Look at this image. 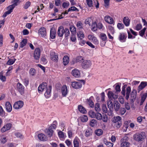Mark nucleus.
<instances>
[{"instance_id":"nucleus-1","label":"nucleus","mask_w":147,"mask_h":147,"mask_svg":"<svg viewBox=\"0 0 147 147\" xmlns=\"http://www.w3.org/2000/svg\"><path fill=\"white\" fill-rule=\"evenodd\" d=\"M52 86H51L47 87V84L46 83L43 82L40 84L38 88V91L41 93L44 90H46L44 95L46 98H49L51 96Z\"/></svg>"},{"instance_id":"nucleus-2","label":"nucleus","mask_w":147,"mask_h":147,"mask_svg":"<svg viewBox=\"0 0 147 147\" xmlns=\"http://www.w3.org/2000/svg\"><path fill=\"white\" fill-rule=\"evenodd\" d=\"M127 85L125 84L122 87L121 93L124 96H125V99L127 100L129 98L131 92V88L129 86L127 87Z\"/></svg>"},{"instance_id":"nucleus-3","label":"nucleus","mask_w":147,"mask_h":147,"mask_svg":"<svg viewBox=\"0 0 147 147\" xmlns=\"http://www.w3.org/2000/svg\"><path fill=\"white\" fill-rule=\"evenodd\" d=\"M145 136V133L144 132H142L140 134H136L134 135L133 138L135 140L139 142L142 140Z\"/></svg>"},{"instance_id":"nucleus-4","label":"nucleus","mask_w":147,"mask_h":147,"mask_svg":"<svg viewBox=\"0 0 147 147\" xmlns=\"http://www.w3.org/2000/svg\"><path fill=\"white\" fill-rule=\"evenodd\" d=\"M56 127V125L55 124H52L48 128L45 130L46 133L48 137H51L53 136L54 132L53 129H55Z\"/></svg>"},{"instance_id":"nucleus-5","label":"nucleus","mask_w":147,"mask_h":147,"mask_svg":"<svg viewBox=\"0 0 147 147\" xmlns=\"http://www.w3.org/2000/svg\"><path fill=\"white\" fill-rule=\"evenodd\" d=\"M81 82H71V85L72 87L74 88L78 89L80 88L82 86V84L81 83H82L84 84H85V82L84 80H80Z\"/></svg>"},{"instance_id":"nucleus-6","label":"nucleus","mask_w":147,"mask_h":147,"mask_svg":"<svg viewBox=\"0 0 147 147\" xmlns=\"http://www.w3.org/2000/svg\"><path fill=\"white\" fill-rule=\"evenodd\" d=\"M137 92L135 89H133L131 92L130 96L129 98L130 102L132 103H133L135 100L136 98Z\"/></svg>"},{"instance_id":"nucleus-7","label":"nucleus","mask_w":147,"mask_h":147,"mask_svg":"<svg viewBox=\"0 0 147 147\" xmlns=\"http://www.w3.org/2000/svg\"><path fill=\"white\" fill-rule=\"evenodd\" d=\"M17 90L22 95L24 92V86L20 83H18L17 84Z\"/></svg>"},{"instance_id":"nucleus-8","label":"nucleus","mask_w":147,"mask_h":147,"mask_svg":"<svg viewBox=\"0 0 147 147\" xmlns=\"http://www.w3.org/2000/svg\"><path fill=\"white\" fill-rule=\"evenodd\" d=\"M91 64L92 63L90 61L85 60L82 63V66L83 68L86 69L90 67Z\"/></svg>"},{"instance_id":"nucleus-9","label":"nucleus","mask_w":147,"mask_h":147,"mask_svg":"<svg viewBox=\"0 0 147 147\" xmlns=\"http://www.w3.org/2000/svg\"><path fill=\"white\" fill-rule=\"evenodd\" d=\"M23 105V102L22 101L20 100L14 103L13 106V107L16 109H19L22 108Z\"/></svg>"},{"instance_id":"nucleus-10","label":"nucleus","mask_w":147,"mask_h":147,"mask_svg":"<svg viewBox=\"0 0 147 147\" xmlns=\"http://www.w3.org/2000/svg\"><path fill=\"white\" fill-rule=\"evenodd\" d=\"M38 34L42 37H45L47 35L46 29L44 27L40 28L38 31Z\"/></svg>"},{"instance_id":"nucleus-11","label":"nucleus","mask_w":147,"mask_h":147,"mask_svg":"<svg viewBox=\"0 0 147 147\" xmlns=\"http://www.w3.org/2000/svg\"><path fill=\"white\" fill-rule=\"evenodd\" d=\"M40 54V49L38 48H36L34 52V57L36 60L39 59Z\"/></svg>"},{"instance_id":"nucleus-12","label":"nucleus","mask_w":147,"mask_h":147,"mask_svg":"<svg viewBox=\"0 0 147 147\" xmlns=\"http://www.w3.org/2000/svg\"><path fill=\"white\" fill-rule=\"evenodd\" d=\"M108 96L109 98L111 100H113L116 99L118 97V95L117 94H114L113 92L111 91L108 92Z\"/></svg>"},{"instance_id":"nucleus-13","label":"nucleus","mask_w":147,"mask_h":147,"mask_svg":"<svg viewBox=\"0 0 147 147\" xmlns=\"http://www.w3.org/2000/svg\"><path fill=\"white\" fill-rule=\"evenodd\" d=\"M50 57L53 61L57 62L58 61V55L57 54L53 52H51L50 53Z\"/></svg>"},{"instance_id":"nucleus-14","label":"nucleus","mask_w":147,"mask_h":147,"mask_svg":"<svg viewBox=\"0 0 147 147\" xmlns=\"http://www.w3.org/2000/svg\"><path fill=\"white\" fill-rule=\"evenodd\" d=\"M88 39L95 44H98V42L96 38L93 35L90 34L88 35Z\"/></svg>"},{"instance_id":"nucleus-15","label":"nucleus","mask_w":147,"mask_h":147,"mask_svg":"<svg viewBox=\"0 0 147 147\" xmlns=\"http://www.w3.org/2000/svg\"><path fill=\"white\" fill-rule=\"evenodd\" d=\"M105 21L108 24H113L114 23V21L113 18L109 16H106L104 17Z\"/></svg>"},{"instance_id":"nucleus-16","label":"nucleus","mask_w":147,"mask_h":147,"mask_svg":"<svg viewBox=\"0 0 147 147\" xmlns=\"http://www.w3.org/2000/svg\"><path fill=\"white\" fill-rule=\"evenodd\" d=\"M61 92L62 95L63 96H65L68 93L67 87L66 85H64L62 87L61 89Z\"/></svg>"},{"instance_id":"nucleus-17","label":"nucleus","mask_w":147,"mask_h":147,"mask_svg":"<svg viewBox=\"0 0 147 147\" xmlns=\"http://www.w3.org/2000/svg\"><path fill=\"white\" fill-rule=\"evenodd\" d=\"M64 29L63 27L61 26H60L58 29L57 34L60 37H62L64 34Z\"/></svg>"},{"instance_id":"nucleus-18","label":"nucleus","mask_w":147,"mask_h":147,"mask_svg":"<svg viewBox=\"0 0 147 147\" xmlns=\"http://www.w3.org/2000/svg\"><path fill=\"white\" fill-rule=\"evenodd\" d=\"M71 74L75 78H78L80 76V71L78 69H76L72 71Z\"/></svg>"},{"instance_id":"nucleus-19","label":"nucleus","mask_w":147,"mask_h":147,"mask_svg":"<svg viewBox=\"0 0 147 147\" xmlns=\"http://www.w3.org/2000/svg\"><path fill=\"white\" fill-rule=\"evenodd\" d=\"M147 86V82H142L138 86V92H139L140 90H142Z\"/></svg>"},{"instance_id":"nucleus-20","label":"nucleus","mask_w":147,"mask_h":147,"mask_svg":"<svg viewBox=\"0 0 147 147\" xmlns=\"http://www.w3.org/2000/svg\"><path fill=\"white\" fill-rule=\"evenodd\" d=\"M11 126V124L10 123L6 124L2 128L1 131L2 132H4L5 131H7L10 129Z\"/></svg>"},{"instance_id":"nucleus-21","label":"nucleus","mask_w":147,"mask_h":147,"mask_svg":"<svg viewBox=\"0 0 147 147\" xmlns=\"http://www.w3.org/2000/svg\"><path fill=\"white\" fill-rule=\"evenodd\" d=\"M38 138L40 140L42 141H45L47 140V138L43 134L41 133L38 134Z\"/></svg>"},{"instance_id":"nucleus-22","label":"nucleus","mask_w":147,"mask_h":147,"mask_svg":"<svg viewBox=\"0 0 147 147\" xmlns=\"http://www.w3.org/2000/svg\"><path fill=\"white\" fill-rule=\"evenodd\" d=\"M123 22L126 26H128L129 25L130 20L128 17H125L123 18Z\"/></svg>"},{"instance_id":"nucleus-23","label":"nucleus","mask_w":147,"mask_h":147,"mask_svg":"<svg viewBox=\"0 0 147 147\" xmlns=\"http://www.w3.org/2000/svg\"><path fill=\"white\" fill-rule=\"evenodd\" d=\"M5 105L7 111L8 112H10L12 110V107L10 103L9 102H6Z\"/></svg>"},{"instance_id":"nucleus-24","label":"nucleus","mask_w":147,"mask_h":147,"mask_svg":"<svg viewBox=\"0 0 147 147\" xmlns=\"http://www.w3.org/2000/svg\"><path fill=\"white\" fill-rule=\"evenodd\" d=\"M93 132V131L90 128H88L85 132V136L87 137L90 136Z\"/></svg>"},{"instance_id":"nucleus-25","label":"nucleus","mask_w":147,"mask_h":147,"mask_svg":"<svg viewBox=\"0 0 147 147\" xmlns=\"http://www.w3.org/2000/svg\"><path fill=\"white\" fill-rule=\"evenodd\" d=\"M114 108L115 111H117L120 107V105L117 101H115L114 102Z\"/></svg>"},{"instance_id":"nucleus-26","label":"nucleus","mask_w":147,"mask_h":147,"mask_svg":"<svg viewBox=\"0 0 147 147\" xmlns=\"http://www.w3.org/2000/svg\"><path fill=\"white\" fill-rule=\"evenodd\" d=\"M107 105L108 108L110 109V111H111V113L110 114H109V115H111L112 114V111L111 110V109H113V104L112 101L111 100H110L107 101Z\"/></svg>"},{"instance_id":"nucleus-27","label":"nucleus","mask_w":147,"mask_h":147,"mask_svg":"<svg viewBox=\"0 0 147 147\" xmlns=\"http://www.w3.org/2000/svg\"><path fill=\"white\" fill-rule=\"evenodd\" d=\"M16 6V3H13L12 5L8 6L7 7V9L8 10L7 11L9 12V13H11L12 12L13 9Z\"/></svg>"},{"instance_id":"nucleus-28","label":"nucleus","mask_w":147,"mask_h":147,"mask_svg":"<svg viewBox=\"0 0 147 147\" xmlns=\"http://www.w3.org/2000/svg\"><path fill=\"white\" fill-rule=\"evenodd\" d=\"M63 64L65 65H67L69 61V57L67 56H65L63 57Z\"/></svg>"},{"instance_id":"nucleus-29","label":"nucleus","mask_w":147,"mask_h":147,"mask_svg":"<svg viewBox=\"0 0 147 147\" xmlns=\"http://www.w3.org/2000/svg\"><path fill=\"white\" fill-rule=\"evenodd\" d=\"M78 109L79 111L82 113L85 114L86 113V109L82 105L78 106Z\"/></svg>"},{"instance_id":"nucleus-30","label":"nucleus","mask_w":147,"mask_h":147,"mask_svg":"<svg viewBox=\"0 0 147 147\" xmlns=\"http://www.w3.org/2000/svg\"><path fill=\"white\" fill-rule=\"evenodd\" d=\"M121 121V117L119 116L114 117L112 119V122L113 123Z\"/></svg>"},{"instance_id":"nucleus-31","label":"nucleus","mask_w":147,"mask_h":147,"mask_svg":"<svg viewBox=\"0 0 147 147\" xmlns=\"http://www.w3.org/2000/svg\"><path fill=\"white\" fill-rule=\"evenodd\" d=\"M56 32L55 30L53 29H52L50 31V37L52 39L54 38L55 37Z\"/></svg>"},{"instance_id":"nucleus-32","label":"nucleus","mask_w":147,"mask_h":147,"mask_svg":"<svg viewBox=\"0 0 147 147\" xmlns=\"http://www.w3.org/2000/svg\"><path fill=\"white\" fill-rule=\"evenodd\" d=\"M147 96V93H144L141 96V102H140V105H142L143 102L146 99Z\"/></svg>"},{"instance_id":"nucleus-33","label":"nucleus","mask_w":147,"mask_h":147,"mask_svg":"<svg viewBox=\"0 0 147 147\" xmlns=\"http://www.w3.org/2000/svg\"><path fill=\"white\" fill-rule=\"evenodd\" d=\"M104 143L108 147H112L113 145L112 143L108 142L106 139L104 140Z\"/></svg>"},{"instance_id":"nucleus-34","label":"nucleus","mask_w":147,"mask_h":147,"mask_svg":"<svg viewBox=\"0 0 147 147\" xmlns=\"http://www.w3.org/2000/svg\"><path fill=\"white\" fill-rule=\"evenodd\" d=\"M97 121L96 120L94 119L91 120L90 123V126L94 127L97 125Z\"/></svg>"},{"instance_id":"nucleus-35","label":"nucleus","mask_w":147,"mask_h":147,"mask_svg":"<svg viewBox=\"0 0 147 147\" xmlns=\"http://www.w3.org/2000/svg\"><path fill=\"white\" fill-rule=\"evenodd\" d=\"M77 36L79 39H82L84 37V34L81 31H80L77 33Z\"/></svg>"},{"instance_id":"nucleus-36","label":"nucleus","mask_w":147,"mask_h":147,"mask_svg":"<svg viewBox=\"0 0 147 147\" xmlns=\"http://www.w3.org/2000/svg\"><path fill=\"white\" fill-rule=\"evenodd\" d=\"M64 34H65V38H67L68 36H69L70 32L69 30L67 28L64 29Z\"/></svg>"},{"instance_id":"nucleus-37","label":"nucleus","mask_w":147,"mask_h":147,"mask_svg":"<svg viewBox=\"0 0 147 147\" xmlns=\"http://www.w3.org/2000/svg\"><path fill=\"white\" fill-rule=\"evenodd\" d=\"M125 35L123 33H121L119 36V39L121 42H124L125 41Z\"/></svg>"},{"instance_id":"nucleus-38","label":"nucleus","mask_w":147,"mask_h":147,"mask_svg":"<svg viewBox=\"0 0 147 147\" xmlns=\"http://www.w3.org/2000/svg\"><path fill=\"white\" fill-rule=\"evenodd\" d=\"M89 116L92 118H95L96 117V113L92 111H90L88 113Z\"/></svg>"},{"instance_id":"nucleus-39","label":"nucleus","mask_w":147,"mask_h":147,"mask_svg":"<svg viewBox=\"0 0 147 147\" xmlns=\"http://www.w3.org/2000/svg\"><path fill=\"white\" fill-rule=\"evenodd\" d=\"M96 118L98 120H101L102 119V116L101 114L99 113H96Z\"/></svg>"},{"instance_id":"nucleus-40","label":"nucleus","mask_w":147,"mask_h":147,"mask_svg":"<svg viewBox=\"0 0 147 147\" xmlns=\"http://www.w3.org/2000/svg\"><path fill=\"white\" fill-rule=\"evenodd\" d=\"M92 20V17H88L85 20V23L86 24H88L89 26H90V22H91Z\"/></svg>"},{"instance_id":"nucleus-41","label":"nucleus","mask_w":147,"mask_h":147,"mask_svg":"<svg viewBox=\"0 0 147 147\" xmlns=\"http://www.w3.org/2000/svg\"><path fill=\"white\" fill-rule=\"evenodd\" d=\"M100 36L101 39L103 41H105L107 39V36L104 33H101L100 34Z\"/></svg>"},{"instance_id":"nucleus-42","label":"nucleus","mask_w":147,"mask_h":147,"mask_svg":"<svg viewBox=\"0 0 147 147\" xmlns=\"http://www.w3.org/2000/svg\"><path fill=\"white\" fill-rule=\"evenodd\" d=\"M27 40L26 39H24L20 43V47L22 48L24 47L27 43Z\"/></svg>"},{"instance_id":"nucleus-43","label":"nucleus","mask_w":147,"mask_h":147,"mask_svg":"<svg viewBox=\"0 0 147 147\" xmlns=\"http://www.w3.org/2000/svg\"><path fill=\"white\" fill-rule=\"evenodd\" d=\"M16 59L15 58L13 59H10L7 61V64L9 65H12L15 62Z\"/></svg>"},{"instance_id":"nucleus-44","label":"nucleus","mask_w":147,"mask_h":147,"mask_svg":"<svg viewBox=\"0 0 147 147\" xmlns=\"http://www.w3.org/2000/svg\"><path fill=\"white\" fill-rule=\"evenodd\" d=\"M95 133L97 135L100 136L102 134L103 131L102 129H99L96 130Z\"/></svg>"},{"instance_id":"nucleus-45","label":"nucleus","mask_w":147,"mask_h":147,"mask_svg":"<svg viewBox=\"0 0 147 147\" xmlns=\"http://www.w3.org/2000/svg\"><path fill=\"white\" fill-rule=\"evenodd\" d=\"M87 103L90 107L92 108L94 106L93 102L91 99H87Z\"/></svg>"},{"instance_id":"nucleus-46","label":"nucleus","mask_w":147,"mask_h":147,"mask_svg":"<svg viewBox=\"0 0 147 147\" xmlns=\"http://www.w3.org/2000/svg\"><path fill=\"white\" fill-rule=\"evenodd\" d=\"M74 147H79V144L78 139L77 138H75L74 140Z\"/></svg>"},{"instance_id":"nucleus-47","label":"nucleus","mask_w":147,"mask_h":147,"mask_svg":"<svg viewBox=\"0 0 147 147\" xmlns=\"http://www.w3.org/2000/svg\"><path fill=\"white\" fill-rule=\"evenodd\" d=\"M92 30L94 31H96L97 29V25L95 22H93L92 24Z\"/></svg>"},{"instance_id":"nucleus-48","label":"nucleus","mask_w":147,"mask_h":147,"mask_svg":"<svg viewBox=\"0 0 147 147\" xmlns=\"http://www.w3.org/2000/svg\"><path fill=\"white\" fill-rule=\"evenodd\" d=\"M114 126L117 128H119L122 125L121 121H119L114 123Z\"/></svg>"},{"instance_id":"nucleus-49","label":"nucleus","mask_w":147,"mask_h":147,"mask_svg":"<svg viewBox=\"0 0 147 147\" xmlns=\"http://www.w3.org/2000/svg\"><path fill=\"white\" fill-rule=\"evenodd\" d=\"M129 143L128 142H121V147H128Z\"/></svg>"},{"instance_id":"nucleus-50","label":"nucleus","mask_w":147,"mask_h":147,"mask_svg":"<svg viewBox=\"0 0 147 147\" xmlns=\"http://www.w3.org/2000/svg\"><path fill=\"white\" fill-rule=\"evenodd\" d=\"M76 26L79 29H81L83 28V24L80 21H79L77 22Z\"/></svg>"},{"instance_id":"nucleus-51","label":"nucleus","mask_w":147,"mask_h":147,"mask_svg":"<svg viewBox=\"0 0 147 147\" xmlns=\"http://www.w3.org/2000/svg\"><path fill=\"white\" fill-rule=\"evenodd\" d=\"M146 29V28H144L142 30L139 32V35L142 37L144 34L145 32Z\"/></svg>"},{"instance_id":"nucleus-52","label":"nucleus","mask_w":147,"mask_h":147,"mask_svg":"<svg viewBox=\"0 0 147 147\" xmlns=\"http://www.w3.org/2000/svg\"><path fill=\"white\" fill-rule=\"evenodd\" d=\"M78 11V9L76 7L74 6H72L70 7L68 10V11L69 12L70 11Z\"/></svg>"},{"instance_id":"nucleus-53","label":"nucleus","mask_w":147,"mask_h":147,"mask_svg":"<svg viewBox=\"0 0 147 147\" xmlns=\"http://www.w3.org/2000/svg\"><path fill=\"white\" fill-rule=\"evenodd\" d=\"M103 121L105 122H107L108 120V118L106 114L103 115L102 116V119Z\"/></svg>"},{"instance_id":"nucleus-54","label":"nucleus","mask_w":147,"mask_h":147,"mask_svg":"<svg viewBox=\"0 0 147 147\" xmlns=\"http://www.w3.org/2000/svg\"><path fill=\"white\" fill-rule=\"evenodd\" d=\"M70 30L71 32H73V34H75L76 33V28L74 26H71L70 27Z\"/></svg>"},{"instance_id":"nucleus-55","label":"nucleus","mask_w":147,"mask_h":147,"mask_svg":"<svg viewBox=\"0 0 147 147\" xmlns=\"http://www.w3.org/2000/svg\"><path fill=\"white\" fill-rule=\"evenodd\" d=\"M117 27L119 29H121L123 28L124 26L122 23H118L117 24Z\"/></svg>"},{"instance_id":"nucleus-56","label":"nucleus","mask_w":147,"mask_h":147,"mask_svg":"<svg viewBox=\"0 0 147 147\" xmlns=\"http://www.w3.org/2000/svg\"><path fill=\"white\" fill-rule=\"evenodd\" d=\"M30 1H27L26 3L24 8L25 9H27L30 6Z\"/></svg>"},{"instance_id":"nucleus-57","label":"nucleus","mask_w":147,"mask_h":147,"mask_svg":"<svg viewBox=\"0 0 147 147\" xmlns=\"http://www.w3.org/2000/svg\"><path fill=\"white\" fill-rule=\"evenodd\" d=\"M95 110L97 112L100 111V107L99 105L98 104H96L95 106Z\"/></svg>"},{"instance_id":"nucleus-58","label":"nucleus","mask_w":147,"mask_h":147,"mask_svg":"<svg viewBox=\"0 0 147 147\" xmlns=\"http://www.w3.org/2000/svg\"><path fill=\"white\" fill-rule=\"evenodd\" d=\"M102 109L104 113H107V109L106 106L105 105H103L102 106Z\"/></svg>"},{"instance_id":"nucleus-59","label":"nucleus","mask_w":147,"mask_h":147,"mask_svg":"<svg viewBox=\"0 0 147 147\" xmlns=\"http://www.w3.org/2000/svg\"><path fill=\"white\" fill-rule=\"evenodd\" d=\"M58 135L59 137L60 138H63L64 137V133L61 131H59L58 132Z\"/></svg>"},{"instance_id":"nucleus-60","label":"nucleus","mask_w":147,"mask_h":147,"mask_svg":"<svg viewBox=\"0 0 147 147\" xmlns=\"http://www.w3.org/2000/svg\"><path fill=\"white\" fill-rule=\"evenodd\" d=\"M0 79L3 82L6 81V78L5 76H3L2 74L0 73Z\"/></svg>"},{"instance_id":"nucleus-61","label":"nucleus","mask_w":147,"mask_h":147,"mask_svg":"<svg viewBox=\"0 0 147 147\" xmlns=\"http://www.w3.org/2000/svg\"><path fill=\"white\" fill-rule=\"evenodd\" d=\"M88 120V117L86 115H84L81 118V121L83 122H86Z\"/></svg>"},{"instance_id":"nucleus-62","label":"nucleus","mask_w":147,"mask_h":147,"mask_svg":"<svg viewBox=\"0 0 147 147\" xmlns=\"http://www.w3.org/2000/svg\"><path fill=\"white\" fill-rule=\"evenodd\" d=\"M115 90L117 92H119L121 91L120 86L119 85H117L115 87Z\"/></svg>"},{"instance_id":"nucleus-63","label":"nucleus","mask_w":147,"mask_h":147,"mask_svg":"<svg viewBox=\"0 0 147 147\" xmlns=\"http://www.w3.org/2000/svg\"><path fill=\"white\" fill-rule=\"evenodd\" d=\"M87 3L89 7L92 6V0H86Z\"/></svg>"},{"instance_id":"nucleus-64","label":"nucleus","mask_w":147,"mask_h":147,"mask_svg":"<svg viewBox=\"0 0 147 147\" xmlns=\"http://www.w3.org/2000/svg\"><path fill=\"white\" fill-rule=\"evenodd\" d=\"M30 74L33 76L36 73L35 70L34 68H31L30 69Z\"/></svg>"}]
</instances>
